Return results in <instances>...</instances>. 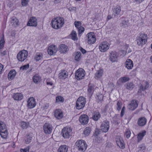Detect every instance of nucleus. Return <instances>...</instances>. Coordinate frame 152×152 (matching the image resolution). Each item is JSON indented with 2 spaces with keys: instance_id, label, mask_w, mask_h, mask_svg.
I'll return each mask as SVG.
<instances>
[{
  "instance_id": "f257e3e1",
  "label": "nucleus",
  "mask_w": 152,
  "mask_h": 152,
  "mask_svg": "<svg viewBox=\"0 0 152 152\" xmlns=\"http://www.w3.org/2000/svg\"><path fill=\"white\" fill-rule=\"evenodd\" d=\"M64 19L62 18H54L51 21L52 27L56 29L60 28L64 24Z\"/></svg>"
},
{
  "instance_id": "f03ea898",
  "label": "nucleus",
  "mask_w": 152,
  "mask_h": 152,
  "mask_svg": "<svg viewBox=\"0 0 152 152\" xmlns=\"http://www.w3.org/2000/svg\"><path fill=\"white\" fill-rule=\"evenodd\" d=\"M86 103V99L83 97H79L76 103V107L78 110L81 109L85 106Z\"/></svg>"
},
{
  "instance_id": "7ed1b4c3",
  "label": "nucleus",
  "mask_w": 152,
  "mask_h": 152,
  "mask_svg": "<svg viewBox=\"0 0 152 152\" xmlns=\"http://www.w3.org/2000/svg\"><path fill=\"white\" fill-rule=\"evenodd\" d=\"M78 150L81 151H84L86 149L87 145L86 142L83 140H77L76 142Z\"/></svg>"
},
{
  "instance_id": "20e7f679",
  "label": "nucleus",
  "mask_w": 152,
  "mask_h": 152,
  "mask_svg": "<svg viewBox=\"0 0 152 152\" xmlns=\"http://www.w3.org/2000/svg\"><path fill=\"white\" fill-rule=\"evenodd\" d=\"M72 130L69 127H65L61 131V134L63 137L65 139L69 138L71 135Z\"/></svg>"
},
{
  "instance_id": "39448f33",
  "label": "nucleus",
  "mask_w": 152,
  "mask_h": 152,
  "mask_svg": "<svg viewBox=\"0 0 152 152\" xmlns=\"http://www.w3.org/2000/svg\"><path fill=\"white\" fill-rule=\"evenodd\" d=\"M85 75V71L82 68L78 69L75 73V77L78 80H82L84 78Z\"/></svg>"
},
{
  "instance_id": "423d86ee",
  "label": "nucleus",
  "mask_w": 152,
  "mask_h": 152,
  "mask_svg": "<svg viewBox=\"0 0 152 152\" xmlns=\"http://www.w3.org/2000/svg\"><path fill=\"white\" fill-rule=\"evenodd\" d=\"M110 45L107 42H103L99 45V48L102 52H104L109 48Z\"/></svg>"
},
{
  "instance_id": "0eeeda50",
  "label": "nucleus",
  "mask_w": 152,
  "mask_h": 152,
  "mask_svg": "<svg viewBox=\"0 0 152 152\" xmlns=\"http://www.w3.org/2000/svg\"><path fill=\"white\" fill-rule=\"evenodd\" d=\"M88 38V42L89 44H92L95 42L96 40V37L94 33L90 32L87 35Z\"/></svg>"
},
{
  "instance_id": "6e6552de",
  "label": "nucleus",
  "mask_w": 152,
  "mask_h": 152,
  "mask_svg": "<svg viewBox=\"0 0 152 152\" xmlns=\"http://www.w3.org/2000/svg\"><path fill=\"white\" fill-rule=\"evenodd\" d=\"M109 122L107 120L103 121L100 126L101 130L104 132L106 133L109 128Z\"/></svg>"
},
{
  "instance_id": "1a4fd4ad",
  "label": "nucleus",
  "mask_w": 152,
  "mask_h": 152,
  "mask_svg": "<svg viewBox=\"0 0 152 152\" xmlns=\"http://www.w3.org/2000/svg\"><path fill=\"white\" fill-rule=\"evenodd\" d=\"M58 50L57 47L55 45H52L48 48V54L50 56H54Z\"/></svg>"
},
{
  "instance_id": "9d476101",
  "label": "nucleus",
  "mask_w": 152,
  "mask_h": 152,
  "mask_svg": "<svg viewBox=\"0 0 152 152\" xmlns=\"http://www.w3.org/2000/svg\"><path fill=\"white\" fill-rule=\"evenodd\" d=\"M116 141L117 145L120 148L123 149L125 148V145L122 138L120 137H117L116 138Z\"/></svg>"
},
{
  "instance_id": "9b49d317",
  "label": "nucleus",
  "mask_w": 152,
  "mask_h": 152,
  "mask_svg": "<svg viewBox=\"0 0 152 152\" xmlns=\"http://www.w3.org/2000/svg\"><path fill=\"white\" fill-rule=\"evenodd\" d=\"M52 126L50 124L46 123L43 126V130L45 133L46 134H50L51 133L52 130Z\"/></svg>"
},
{
  "instance_id": "f8f14e48",
  "label": "nucleus",
  "mask_w": 152,
  "mask_h": 152,
  "mask_svg": "<svg viewBox=\"0 0 152 152\" xmlns=\"http://www.w3.org/2000/svg\"><path fill=\"white\" fill-rule=\"evenodd\" d=\"M28 107L30 109L33 108L36 105L35 99L33 97L29 98L27 101Z\"/></svg>"
},
{
  "instance_id": "ddd939ff",
  "label": "nucleus",
  "mask_w": 152,
  "mask_h": 152,
  "mask_svg": "<svg viewBox=\"0 0 152 152\" xmlns=\"http://www.w3.org/2000/svg\"><path fill=\"white\" fill-rule=\"evenodd\" d=\"M88 116L86 115H81L79 119V121L83 125L86 124L88 123Z\"/></svg>"
},
{
  "instance_id": "4468645a",
  "label": "nucleus",
  "mask_w": 152,
  "mask_h": 152,
  "mask_svg": "<svg viewBox=\"0 0 152 152\" xmlns=\"http://www.w3.org/2000/svg\"><path fill=\"white\" fill-rule=\"evenodd\" d=\"M138 104L136 100H132L128 106V108L131 110H134L137 107Z\"/></svg>"
},
{
  "instance_id": "2eb2a0df",
  "label": "nucleus",
  "mask_w": 152,
  "mask_h": 152,
  "mask_svg": "<svg viewBox=\"0 0 152 152\" xmlns=\"http://www.w3.org/2000/svg\"><path fill=\"white\" fill-rule=\"evenodd\" d=\"M37 20L36 18L32 17L30 18L28 21L27 26H36L37 25Z\"/></svg>"
},
{
  "instance_id": "dca6fc26",
  "label": "nucleus",
  "mask_w": 152,
  "mask_h": 152,
  "mask_svg": "<svg viewBox=\"0 0 152 152\" xmlns=\"http://www.w3.org/2000/svg\"><path fill=\"white\" fill-rule=\"evenodd\" d=\"M147 122V119L144 117H141L139 118L137 121L138 125L140 126H145Z\"/></svg>"
},
{
  "instance_id": "f3484780",
  "label": "nucleus",
  "mask_w": 152,
  "mask_h": 152,
  "mask_svg": "<svg viewBox=\"0 0 152 152\" xmlns=\"http://www.w3.org/2000/svg\"><path fill=\"white\" fill-rule=\"evenodd\" d=\"M54 115L55 117L58 119H60L63 116V113L60 109H57L55 110Z\"/></svg>"
},
{
  "instance_id": "a211bd4d",
  "label": "nucleus",
  "mask_w": 152,
  "mask_h": 152,
  "mask_svg": "<svg viewBox=\"0 0 152 152\" xmlns=\"http://www.w3.org/2000/svg\"><path fill=\"white\" fill-rule=\"evenodd\" d=\"M59 50L60 53H66L68 50L67 46L66 45L62 44L59 46Z\"/></svg>"
},
{
  "instance_id": "6ab92c4d",
  "label": "nucleus",
  "mask_w": 152,
  "mask_h": 152,
  "mask_svg": "<svg viewBox=\"0 0 152 152\" xmlns=\"http://www.w3.org/2000/svg\"><path fill=\"white\" fill-rule=\"evenodd\" d=\"M16 74V71L14 69L10 70L8 74V77L9 80H12L15 77Z\"/></svg>"
},
{
  "instance_id": "aec40b11",
  "label": "nucleus",
  "mask_w": 152,
  "mask_h": 152,
  "mask_svg": "<svg viewBox=\"0 0 152 152\" xmlns=\"http://www.w3.org/2000/svg\"><path fill=\"white\" fill-rule=\"evenodd\" d=\"M149 87V84L147 81L144 82V84L143 85L141 84L140 87L138 92H141V91H144L148 89Z\"/></svg>"
},
{
  "instance_id": "412c9836",
  "label": "nucleus",
  "mask_w": 152,
  "mask_h": 152,
  "mask_svg": "<svg viewBox=\"0 0 152 152\" xmlns=\"http://www.w3.org/2000/svg\"><path fill=\"white\" fill-rule=\"evenodd\" d=\"M126 67L128 69H131L133 66L132 61L130 59H127L125 63Z\"/></svg>"
},
{
  "instance_id": "4be33fe9",
  "label": "nucleus",
  "mask_w": 152,
  "mask_h": 152,
  "mask_svg": "<svg viewBox=\"0 0 152 152\" xmlns=\"http://www.w3.org/2000/svg\"><path fill=\"white\" fill-rule=\"evenodd\" d=\"M68 73L65 70H62L59 74V77L60 79H65L68 76Z\"/></svg>"
},
{
  "instance_id": "5701e85b",
  "label": "nucleus",
  "mask_w": 152,
  "mask_h": 152,
  "mask_svg": "<svg viewBox=\"0 0 152 152\" xmlns=\"http://www.w3.org/2000/svg\"><path fill=\"white\" fill-rule=\"evenodd\" d=\"M12 97L15 100H20L23 99V95L21 93H16L14 94Z\"/></svg>"
},
{
  "instance_id": "b1692460",
  "label": "nucleus",
  "mask_w": 152,
  "mask_h": 152,
  "mask_svg": "<svg viewBox=\"0 0 152 152\" xmlns=\"http://www.w3.org/2000/svg\"><path fill=\"white\" fill-rule=\"evenodd\" d=\"M113 11L114 16L118 15L121 11V7L118 5L114 7L113 9Z\"/></svg>"
},
{
  "instance_id": "393cba45",
  "label": "nucleus",
  "mask_w": 152,
  "mask_h": 152,
  "mask_svg": "<svg viewBox=\"0 0 152 152\" xmlns=\"http://www.w3.org/2000/svg\"><path fill=\"white\" fill-rule=\"evenodd\" d=\"M28 55V52L26 50H23L18 53L17 57H27Z\"/></svg>"
},
{
  "instance_id": "a878e982",
  "label": "nucleus",
  "mask_w": 152,
  "mask_h": 152,
  "mask_svg": "<svg viewBox=\"0 0 152 152\" xmlns=\"http://www.w3.org/2000/svg\"><path fill=\"white\" fill-rule=\"evenodd\" d=\"M68 148V147L66 145H62L59 147L58 150L57 152H67Z\"/></svg>"
},
{
  "instance_id": "bb28decb",
  "label": "nucleus",
  "mask_w": 152,
  "mask_h": 152,
  "mask_svg": "<svg viewBox=\"0 0 152 152\" xmlns=\"http://www.w3.org/2000/svg\"><path fill=\"white\" fill-rule=\"evenodd\" d=\"M94 85L89 84L88 88V94L91 96L94 91Z\"/></svg>"
},
{
  "instance_id": "cd10ccee",
  "label": "nucleus",
  "mask_w": 152,
  "mask_h": 152,
  "mask_svg": "<svg viewBox=\"0 0 152 152\" xmlns=\"http://www.w3.org/2000/svg\"><path fill=\"white\" fill-rule=\"evenodd\" d=\"M125 86L127 89L131 90L135 86L132 82H129L126 83Z\"/></svg>"
},
{
  "instance_id": "c85d7f7f",
  "label": "nucleus",
  "mask_w": 152,
  "mask_h": 152,
  "mask_svg": "<svg viewBox=\"0 0 152 152\" xmlns=\"http://www.w3.org/2000/svg\"><path fill=\"white\" fill-rule=\"evenodd\" d=\"M11 23L13 26L16 27L19 25V21L16 18L13 17L12 18Z\"/></svg>"
},
{
  "instance_id": "c756f323",
  "label": "nucleus",
  "mask_w": 152,
  "mask_h": 152,
  "mask_svg": "<svg viewBox=\"0 0 152 152\" xmlns=\"http://www.w3.org/2000/svg\"><path fill=\"white\" fill-rule=\"evenodd\" d=\"M101 116L100 113L98 111H95L93 114L92 119L95 121H97Z\"/></svg>"
},
{
  "instance_id": "7c9ffc66",
  "label": "nucleus",
  "mask_w": 152,
  "mask_h": 152,
  "mask_svg": "<svg viewBox=\"0 0 152 152\" xmlns=\"http://www.w3.org/2000/svg\"><path fill=\"white\" fill-rule=\"evenodd\" d=\"M103 72V70L102 69H100L97 71L95 74V78L97 79L100 78L102 76Z\"/></svg>"
},
{
  "instance_id": "2f4dec72",
  "label": "nucleus",
  "mask_w": 152,
  "mask_h": 152,
  "mask_svg": "<svg viewBox=\"0 0 152 152\" xmlns=\"http://www.w3.org/2000/svg\"><path fill=\"white\" fill-rule=\"evenodd\" d=\"M136 41L138 45L140 46H142V45L145 44L146 43V42L144 41L143 39H142L139 37H137L136 39Z\"/></svg>"
},
{
  "instance_id": "473e14b6",
  "label": "nucleus",
  "mask_w": 152,
  "mask_h": 152,
  "mask_svg": "<svg viewBox=\"0 0 152 152\" xmlns=\"http://www.w3.org/2000/svg\"><path fill=\"white\" fill-rule=\"evenodd\" d=\"M8 134L7 129H6L5 131L4 130V131H0V134L1 137L4 139L7 138Z\"/></svg>"
},
{
  "instance_id": "72a5a7b5",
  "label": "nucleus",
  "mask_w": 152,
  "mask_h": 152,
  "mask_svg": "<svg viewBox=\"0 0 152 152\" xmlns=\"http://www.w3.org/2000/svg\"><path fill=\"white\" fill-rule=\"evenodd\" d=\"M33 79L34 83H37L40 81L41 77L38 74H36L33 77Z\"/></svg>"
},
{
  "instance_id": "f704fd0d",
  "label": "nucleus",
  "mask_w": 152,
  "mask_h": 152,
  "mask_svg": "<svg viewBox=\"0 0 152 152\" xmlns=\"http://www.w3.org/2000/svg\"><path fill=\"white\" fill-rule=\"evenodd\" d=\"M146 132L143 130L138 135L137 138L139 140H141L143 137L146 134Z\"/></svg>"
},
{
  "instance_id": "c9c22d12",
  "label": "nucleus",
  "mask_w": 152,
  "mask_h": 152,
  "mask_svg": "<svg viewBox=\"0 0 152 152\" xmlns=\"http://www.w3.org/2000/svg\"><path fill=\"white\" fill-rule=\"evenodd\" d=\"M91 132V129L89 127H86L83 131V134L86 136L89 135Z\"/></svg>"
},
{
  "instance_id": "e433bc0d",
  "label": "nucleus",
  "mask_w": 152,
  "mask_h": 152,
  "mask_svg": "<svg viewBox=\"0 0 152 152\" xmlns=\"http://www.w3.org/2000/svg\"><path fill=\"white\" fill-rule=\"evenodd\" d=\"M119 80L122 83H124L129 80L130 78L126 76H124L121 77Z\"/></svg>"
},
{
  "instance_id": "4c0bfd02",
  "label": "nucleus",
  "mask_w": 152,
  "mask_h": 152,
  "mask_svg": "<svg viewBox=\"0 0 152 152\" xmlns=\"http://www.w3.org/2000/svg\"><path fill=\"white\" fill-rule=\"evenodd\" d=\"M7 129V127L5 123L1 121H0V131L6 130Z\"/></svg>"
},
{
  "instance_id": "58836bf2",
  "label": "nucleus",
  "mask_w": 152,
  "mask_h": 152,
  "mask_svg": "<svg viewBox=\"0 0 152 152\" xmlns=\"http://www.w3.org/2000/svg\"><path fill=\"white\" fill-rule=\"evenodd\" d=\"M143 40L146 42H147L148 39V36L146 34L144 33H141L140 34V36L139 37Z\"/></svg>"
},
{
  "instance_id": "ea45409f",
  "label": "nucleus",
  "mask_w": 152,
  "mask_h": 152,
  "mask_svg": "<svg viewBox=\"0 0 152 152\" xmlns=\"http://www.w3.org/2000/svg\"><path fill=\"white\" fill-rule=\"evenodd\" d=\"M29 125V123L28 122L22 121L20 123L21 127L23 129H26L27 128Z\"/></svg>"
},
{
  "instance_id": "a19ab883",
  "label": "nucleus",
  "mask_w": 152,
  "mask_h": 152,
  "mask_svg": "<svg viewBox=\"0 0 152 152\" xmlns=\"http://www.w3.org/2000/svg\"><path fill=\"white\" fill-rule=\"evenodd\" d=\"M70 35L72 39L74 40H77V33L75 31H73L71 33Z\"/></svg>"
},
{
  "instance_id": "79ce46f5",
  "label": "nucleus",
  "mask_w": 152,
  "mask_h": 152,
  "mask_svg": "<svg viewBox=\"0 0 152 152\" xmlns=\"http://www.w3.org/2000/svg\"><path fill=\"white\" fill-rule=\"evenodd\" d=\"M32 137L29 134L26 135V136L25 138V143L26 144H28L30 143Z\"/></svg>"
},
{
  "instance_id": "37998d69",
  "label": "nucleus",
  "mask_w": 152,
  "mask_h": 152,
  "mask_svg": "<svg viewBox=\"0 0 152 152\" xmlns=\"http://www.w3.org/2000/svg\"><path fill=\"white\" fill-rule=\"evenodd\" d=\"M64 99L63 97L61 96H58L56 97V102H63Z\"/></svg>"
},
{
  "instance_id": "c03bdc74",
  "label": "nucleus",
  "mask_w": 152,
  "mask_h": 152,
  "mask_svg": "<svg viewBox=\"0 0 152 152\" xmlns=\"http://www.w3.org/2000/svg\"><path fill=\"white\" fill-rule=\"evenodd\" d=\"M97 99L98 100V102H102L103 100V96L102 94H99L97 95Z\"/></svg>"
},
{
  "instance_id": "a18cd8bd",
  "label": "nucleus",
  "mask_w": 152,
  "mask_h": 152,
  "mask_svg": "<svg viewBox=\"0 0 152 152\" xmlns=\"http://www.w3.org/2000/svg\"><path fill=\"white\" fill-rule=\"evenodd\" d=\"M29 0H22L21 4L23 7H26L27 6Z\"/></svg>"
},
{
  "instance_id": "49530a36",
  "label": "nucleus",
  "mask_w": 152,
  "mask_h": 152,
  "mask_svg": "<svg viewBox=\"0 0 152 152\" xmlns=\"http://www.w3.org/2000/svg\"><path fill=\"white\" fill-rule=\"evenodd\" d=\"M75 25L77 28L81 26V23L79 21H75L74 22Z\"/></svg>"
},
{
  "instance_id": "de8ad7c7",
  "label": "nucleus",
  "mask_w": 152,
  "mask_h": 152,
  "mask_svg": "<svg viewBox=\"0 0 152 152\" xmlns=\"http://www.w3.org/2000/svg\"><path fill=\"white\" fill-rule=\"evenodd\" d=\"M121 24L122 26L124 27L128 26L129 25L128 21L125 20H123Z\"/></svg>"
},
{
  "instance_id": "09e8293b",
  "label": "nucleus",
  "mask_w": 152,
  "mask_h": 152,
  "mask_svg": "<svg viewBox=\"0 0 152 152\" xmlns=\"http://www.w3.org/2000/svg\"><path fill=\"white\" fill-rule=\"evenodd\" d=\"M29 67V64H28L27 65H24L23 66H21L20 68V69L22 71L26 70Z\"/></svg>"
},
{
  "instance_id": "8fccbe9b",
  "label": "nucleus",
  "mask_w": 152,
  "mask_h": 152,
  "mask_svg": "<svg viewBox=\"0 0 152 152\" xmlns=\"http://www.w3.org/2000/svg\"><path fill=\"white\" fill-rule=\"evenodd\" d=\"M69 10L71 12H74L76 13L77 12V8L74 7H71L68 8Z\"/></svg>"
},
{
  "instance_id": "3c124183",
  "label": "nucleus",
  "mask_w": 152,
  "mask_h": 152,
  "mask_svg": "<svg viewBox=\"0 0 152 152\" xmlns=\"http://www.w3.org/2000/svg\"><path fill=\"white\" fill-rule=\"evenodd\" d=\"M4 40L3 37H2L0 41V49L3 48L4 44Z\"/></svg>"
},
{
  "instance_id": "603ef678",
  "label": "nucleus",
  "mask_w": 152,
  "mask_h": 152,
  "mask_svg": "<svg viewBox=\"0 0 152 152\" xmlns=\"http://www.w3.org/2000/svg\"><path fill=\"white\" fill-rule=\"evenodd\" d=\"M117 109L118 110H120L122 107V102L121 101H118L117 104Z\"/></svg>"
},
{
  "instance_id": "864d4df0",
  "label": "nucleus",
  "mask_w": 152,
  "mask_h": 152,
  "mask_svg": "<svg viewBox=\"0 0 152 152\" xmlns=\"http://www.w3.org/2000/svg\"><path fill=\"white\" fill-rule=\"evenodd\" d=\"M119 56L115 51H112L110 53V57H118Z\"/></svg>"
},
{
  "instance_id": "5fc2aeb1",
  "label": "nucleus",
  "mask_w": 152,
  "mask_h": 152,
  "mask_svg": "<svg viewBox=\"0 0 152 152\" xmlns=\"http://www.w3.org/2000/svg\"><path fill=\"white\" fill-rule=\"evenodd\" d=\"M125 134L126 137L129 138L130 136L131 132L129 129H127L125 132Z\"/></svg>"
},
{
  "instance_id": "6e6d98bb",
  "label": "nucleus",
  "mask_w": 152,
  "mask_h": 152,
  "mask_svg": "<svg viewBox=\"0 0 152 152\" xmlns=\"http://www.w3.org/2000/svg\"><path fill=\"white\" fill-rule=\"evenodd\" d=\"M29 147H27L24 148H21L20 151L21 152H29Z\"/></svg>"
},
{
  "instance_id": "4d7b16f0",
  "label": "nucleus",
  "mask_w": 152,
  "mask_h": 152,
  "mask_svg": "<svg viewBox=\"0 0 152 152\" xmlns=\"http://www.w3.org/2000/svg\"><path fill=\"white\" fill-rule=\"evenodd\" d=\"M49 106V103H46L43 104L42 107V108L43 110H46L48 109Z\"/></svg>"
},
{
  "instance_id": "13d9d810",
  "label": "nucleus",
  "mask_w": 152,
  "mask_h": 152,
  "mask_svg": "<svg viewBox=\"0 0 152 152\" xmlns=\"http://www.w3.org/2000/svg\"><path fill=\"white\" fill-rule=\"evenodd\" d=\"M78 31V34H80L83 32L84 31V28L82 26L77 28Z\"/></svg>"
},
{
  "instance_id": "bf43d9fd",
  "label": "nucleus",
  "mask_w": 152,
  "mask_h": 152,
  "mask_svg": "<svg viewBox=\"0 0 152 152\" xmlns=\"http://www.w3.org/2000/svg\"><path fill=\"white\" fill-rule=\"evenodd\" d=\"M126 53V50H121L120 51L119 54H120V56H124Z\"/></svg>"
},
{
  "instance_id": "052dcab7",
  "label": "nucleus",
  "mask_w": 152,
  "mask_h": 152,
  "mask_svg": "<svg viewBox=\"0 0 152 152\" xmlns=\"http://www.w3.org/2000/svg\"><path fill=\"white\" fill-rule=\"evenodd\" d=\"M100 131L98 129H96L95 132L94 133V136H98L99 134Z\"/></svg>"
},
{
  "instance_id": "680f3d73",
  "label": "nucleus",
  "mask_w": 152,
  "mask_h": 152,
  "mask_svg": "<svg viewBox=\"0 0 152 152\" xmlns=\"http://www.w3.org/2000/svg\"><path fill=\"white\" fill-rule=\"evenodd\" d=\"M125 107L124 106L121 109V113L120 115H121V117H122L123 116V115H124V112H125Z\"/></svg>"
},
{
  "instance_id": "e2e57ef3",
  "label": "nucleus",
  "mask_w": 152,
  "mask_h": 152,
  "mask_svg": "<svg viewBox=\"0 0 152 152\" xmlns=\"http://www.w3.org/2000/svg\"><path fill=\"white\" fill-rule=\"evenodd\" d=\"M74 56L75 57H80L81 56V53L80 52H77L74 53Z\"/></svg>"
},
{
  "instance_id": "0e129e2a",
  "label": "nucleus",
  "mask_w": 152,
  "mask_h": 152,
  "mask_svg": "<svg viewBox=\"0 0 152 152\" xmlns=\"http://www.w3.org/2000/svg\"><path fill=\"white\" fill-rule=\"evenodd\" d=\"M36 55L37 56L36 57H42L43 56V53L40 52L37 53H36Z\"/></svg>"
},
{
  "instance_id": "69168bd1",
  "label": "nucleus",
  "mask_w": 152,
  "mask_h": 152,
  "mask_svg": "<svg viewBox=\"0 0 152 152\" xmlns=\"http://www.w3.org/2000/svg\"><path fill=\"white\" fill-rule=\"evenodd\" d=\"M117 58H110V60L113 62L116 61Z\"/></svg>"
},
{
  "instance_id": "338daca9",
  "label": "nucleus",
  "mask_w": 152,
  "mask_h": 152,
  "mask_svg": "<svg viewBox=\"0 0 152 152\" xmlns=\"http://www.w3.org/2000/svg\"><path fill=\"white\" fill-rule=\"evenodd\" d=\"M4 69V66L0 63V74H1L2 71Z\"/></svg>"
},
{
  "instance_id": "774afa93",
  "label": "nucleus",
  "mask_w": 152,
  "mask_h": 152,
  "mask_svg": "<svg viewBox=\"0 0 152 152\" xmlns=\"http://www.w3.org/2000/svg\"><path fill=\"white\" fill-rule=\"evenodd\" d=\"M17 58L19 61H23L26 59L25 58Z\"/></svg>"
}]
</instances>
